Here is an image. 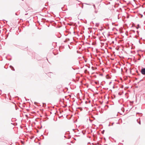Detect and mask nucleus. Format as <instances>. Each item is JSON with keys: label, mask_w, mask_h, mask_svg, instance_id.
Here are the masks:
<instances>
[{"label": "nucleus", "mask_w": 145, "mask_h": 145, "mask_svg": "<svg viewBox=\"0 0 145 145\" xmlns=\"http://www.w3.org/2000/svg\"><path fill=\"white\" fill-rule=\"evenodd\" d=\"M141 73L143 75H145V68H142L141 70Z\"/></svg>", "instance_id": "obj_1"}, {"label": "nucleus", "mask_w": 145, "mask_h": 145, "mask_svg": "<svg viewBox=\"0 0 145 145\" xmlns=\"http://www.w3.org/2000/svg\"><path fill=\"white\" fill-rule=\"evenodd\" d=\"M10 67L11 68V69H12V70L13 71H14L15 70H14V68L12 66H10Z\"/></svg>", "instance_id": "obj_2"}, {"label": "nucleus", "mask_w": 145, "mask_h": 145, "mask_svg": "<svg viewBox=\"0 0 145 145\" xmlns=\"http://www.w3.org/2000/svg\"><path fill=\"white\" fill-rule=\"evenodd\" d=\"M93 7H94V8L95 9V10H96V7H95V5L94 4V5H93Z\"/></svg>", "instance_id": "obj_3"}, {"label": "nucleus", "mask_w": 145, "mask_h": 145, "mask_svg": "<svg viewBox=\"0 0 145 145\" xmlns=\"http://www.w3.org/2000/svg\"><path fill=\"white\" fill-rule=\"evenodd\" d=\"M97 11L96 10H95V13H97Z\"/></svg>", "instance_id": "obj_4"}, {"label": "nucleus", "mask_w": 145, "mask_h": 145, "mask_svg": "<svg viewBox=\"0 0 145 145\" xmlns=\"http://www.w3.org/2000/svg\"><path fill=\"white\" fill-rule=\"evenodd\" d=\"M95 83L97 84V82H95Z\"/></svg>", "instance_id": "obj_5"}, {"label": "nucleus", "mask_w": 145, "mask_h": 145, "mask_svg": "<svg viewBox=\"0 0 145 145\" xmlns=\"http://www.w3.org/2000/svg\"><path fill=\"white\" fill-rule=\"evenodd\" d=\"M138 123H139V124H140V121H139V122H138Z\"/></svg>", "instance_id": "obj_6"}, {"label": "nucleus", "mask_w": 145, "mask_h": 145, "mask_svg": "<svg viewBox=\"0 0 145 145\" xmlns=\"http://www.w3.org/2000/svg\"><path fill=\"white\" fill-rule=\"evenodd\" d=\"M111 83V82H109V84H110Z\"/></svg>", "instance_id": "obj_7"}, {"label": "nucleus", "mask_w": 145, "mask_h": 145, "mask_svg": "<svg viewBox=\"0 0 145 145\" xmlns=\"http://www.w3.org/2000/svg\"><path fill=\"white\" fill-rule=\"evenodd\" d=\"M87 4V5H89V4Z\"/></svg>", "instance_id": "obj_8"}]
</instances>
